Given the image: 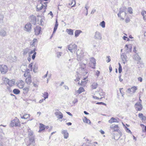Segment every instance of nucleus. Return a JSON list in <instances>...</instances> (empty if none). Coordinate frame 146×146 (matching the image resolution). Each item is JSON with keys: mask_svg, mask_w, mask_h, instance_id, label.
I'll return each instance as SVG.
<instances>
[{"mask_svg": "<svg viewBox=\"0 0 146 146\" xmlns=\"http://www.w3.org/2000/svg\"><path fill=\"white\" fill-rule=\"evenodd\" d=\"M10 125L11 127L19 126L20 125V123L19 119L15 117L14 119L11 121Z\"/></svg>", "mask_w": 146, "mask_h": 146, "instance_id": "1", "label": "nucleus"}, {"mask_svg": "<svg viewBox=\"0 0 146 146\" xmlns=\"http://www.w3.org/2000/svg\"><path fill=\"white\" fill-rule=\"evenodd\" d=\"M77 46L75 44H70L68 46V49L72 53L75 52L77 50Z\"/></svg>", "mask_w": 146, "mask_h": 146, "instance_id": "2", "label": "nucleus"}, {"mask_svg": "<svg viewBox=\"0 0 146 146\" xmlns=\"http://www.w3.org/2000/svg\"><path fill=\"white\" fill-rule=\"evenodd\" d=\"M96 65V62L94 58L92 57L90 58L89 66L93 68H95Z\"/></svg>", "mask_w": 146, "mask_h": 146, "instance_id": "3", "label": "nucleus"}, {"mask_svg": "<svg viewBox=\"0 0 146 146\" xmlns=\"http://www.w3.org/2000/svg\"><path fill=\"white\" fill-rule=\"evenodd\" d=\"M30 22L34 25H35L36 23V16L33 15H31L29 18Z\"/></svg>", "mask_w": 146, "mask_h": 146, "instance_id": "4", "label": "nucleus"}, {"mask_svg": "<svg viewBox=\"0 0 146 146\" xmlns=\"http://www.w3.org/2000/svg\"><path fill=\"white\" fill-rule=\"evenodd\" d=\"M0 70L2 74H5L7 71V66L6 65H1L0 66Z\"/></svg>", "mask_w": 146, "mask_h": 146, "instance_id": "5", "label": "nucleus"}, {"mask_svg": "<svg viewBox=\"0 0 146 146\" xmlns=\"http://www.w3.org/2000/svg\"><path fill=\"white\" fill-rule=\"evenodd\" d=\"M126 9V7H124L123 9H121L119 11V13L117 14V15L118 17L121 18V19H122L123 20H124V19L122 17H121V14L122 13H124V15L125 16L126 15V13L125 12Z\"/></svg>", "mask_w": 146, "mask_h": 146, "instance_id": "6", "label": "nucleus"}, {"mask_svg": "<svg viewBox=\"0 0 146 146\" xmlns=\"http://www.w3.org/2000/svg\"><path fill=\"white\" fill-rule=\"evenodd\" d=\"M55 115L58 119H62L63 117L62 113L58 110L55 113Z\"/></svg>", "mask_w": 146, "mask_h": 146, "instance_id": "7", "label": "nucleus"}, {"mask_svg": "<svg viewBox=\"0 0 146 146\" xmlns=\"http://www.w3.org/2000/svg\"><path fill=\"white\" fill-rule=\"evenodd\" d=\"M121 56L123 63L125 64L127 61V57L125 53L121 54Z\"/></svg>", "mask_w": 146, "mask_h": 146, "instance_id": "8", "label": "nucleus"}, {"mask_svg": "<svg viewBox=\"0 0 146 146\" xmlns=\"http://www.w3.org/2000/svg\"><path fill=\"white\" fill-rule=\"evenodd\" d=\"M135 107L137 111H141L143 108V106L142 104L140 103L137 102L135 104Z\"/></svg>", "mask_w": 146, "mask_h": 146, "instance_id": "9", "label": "nucleus"}, {"mask_svg": "<svg viewBox=\"0 0 146 146\" xmlns=\"http://www.w3.org/2000/svg\"><path fill=\"white\" fill-rule=\"evenodd\" d=\"M94 38L96 39L101 40L102 38L101 34L99 32H96L94 35Z\"/></svg>", "mask_w": 146, "mask_h": 146, "instance_id": "10", "label": "nucleus"}, {"mask_svg": "<svg viewBox=\"0 0 146 146\" xmlns=\"http://www.w3.org/2000/svg\"><path fill=\"white\" fill-rule=\"evenodd\" d=\"M79 52V51H78V52H77V60H80L82 59L84 56V52L83 51H81L79 54H78Z\"/></svg>", "mask_w": 146, "mask_h": 146, "instance_id": "11", "label": "nucleus"}, {"mask_svg": "<svg viewBox=\"0 0 146 146\" xmlns=\"http://www.w3.org/2000/svg\"><path fill=\"white\" fill-rule=\"evenodd\" d=\"M31 23L27 24L25 27V30L28 32L30 31L31 29Z\"/></svg>", "mask_w": 146, "mask_h": 146, "instance_id": "12", "label": "nucleus"}, {"mask_svg": "<svg viewBox=\"0 0 146 146\" xmlns=\"http://www.w3.org/2000/svg\"><path fill=\"white\" fill-rule=\"evenodd\" d=\"M41 27H40L37 26L34 28L35 34L36 35H38L39 34L41 31Z\"/></svg>", "mask_w": 146, "mask_h": 146, "instance_id": "13", "label": "nucleus"}, {"mask_svg": "<svg viewBox=\"0 0 146 146\" xmlns=\"http://www.w3.org/2000/svg\"><path fill=\"white\" fill-rule=\"evenodd\" d=\"M119 118H115L113 117H112L111 119L109 120L108 122L110 123H113L114 122H119Z\"/></svg>", "mask_w": 146, "mask_h": 146, "instance_id": "14", "label": "nucleus"}, {"mask_svg": "<svg viewBox=\"0 0 146 146\" xmlns=\"http://www.w3.org/2000/svg\"><path fill=\"white\" fill-rule=\"evenodd\" d=\"M137 90V88L133 86L131 88H128V91L131 93H134L135 92L136 90Z\"/></svg>", "mask_w": 146, "mask_h": 146, "instance_id": "15", "label": "nucleus"}, {"mask_svg": "<svg viewBox=\"0 0 146 146\" xmlns=\"http://www.w3.org/2000/svg\"><path fill=\"white\" fill-rule=\"evenodd\" d=\"M61 133L64 135L65 139H67L68 137L69 134L67 130H62Z\"/></svg>", "mask_w": 146, "mask_h": 146, "instance_id": "16", "label": "nucleus"}, {"mask_svg": "<svg viewBox=\"0 0 146 146\" xmlns=\"http://www.w3.org/2000/svg\"><path fill=\"white\" fill-rule=\"evenodd\" d=\"M29 144L28 145H34L35 143V137L34 136H31L29 138Z\"/></svg>", "mask_w": 146, "mask_h": 146, "instance_id": "17", "label": "nucleus"}, {"mask_svg": "<svg viewBox=\"0 0 146 146\" xmlns=\"http://www.w3.org/2000/svg\"><path fill=\"white\" fill-rule=\"evenodd\" d=\"M31 76L30 75H28V77L25 80L26 82L28 84H30L32 82L31 80Z\"/></svg>", "mask_w": 146, "mask_h": 146, "instance_id": "18", "label": "nucleus"}, {"mask_svg": "<svg viewBox=\"0 0 146 146\" xmlns=\"http://www.w3.org/2000/svg\"><path fill=\"white\" fill-rule=\"evenodd\" d=\"M7 80L6 81L8 82V84L10 86H12L13 85H14L15 81L13 80H9L8 79H6Z\"/></svg>", "mask_w": 146, "mask_h": 146, "instance_id": "19", "label": "nucleus"}, {"mask_svg": "<svg viewBox=\"0 0 146 146\" xmlns=\"http://www.w3.org/2000/svg\"><path fill=\"white\" fill-rule=\"evenodd\" d=\"M88 80H82L81 81V83H80L79 82L78 83V84L80 85L84 86H85L86 84V83L88 82Z\"/></svg>", "mask_w": 146, "mask_h": 146, "instance_id": "20", "label": "nucleus"}, {"mask_svg": "<svg viewBox=\"0 0 146 146\" xmlns=\"http://www.w3.org/2000/svg\"><path fill=\"white\" fill-rule=\"evenodd\" d=\"M110 128L112 129H113L114 131H117L119 130L117 125H115L114 126L111 125L110 126Z\"/></svg>", "mask_w": 146, "mask_h": 146, "instance_id": "21", "label": "nucleus"}, {"mask_svg": "<svg viewBox=\"0 0 146 146\" xmlns=\"http://www.w3.org/2000/svg\"><path fill=\"white\" fill-rule=\"evenodd\" d=\"M39 130L38 132H40L41 131H43L45 129L44 127V125L43 124L40 123L39 126Z\"/></svg>", "mask_w": 146, "mask_h": 146, "instance_id": "22", "label": "nucleus"}, {"mask_svg": "<svg viewBox=\"0 0 146 146\" xmlns=\"http://www.w3.org/2000/svg\"><path fill=\"white\" fill-rule=\"evenodd\" d=\"M141 14L143 16V19L144 20H146V11L145 10L142 11L141 12Z\"/></svg>", "mask_w": 146, "mask_h": 146, "instance_id": "23", "label": "nucleus"}, {"mask_svg": "<svg viewBox=\"0 0 146 146\" xmlns=\"http://www.w3.org/2000/svg\"><path fill=\"white\" fill-rule=\"evenodd\" d=\"M24 82L22 80L18 84V86L20 88H22L24 87Z\"/></svg>", "mask_w": 146, "mask_h": 146, "instance_id": "24", "label": "nucleus"}, {"mask_svg": "<svg viewBox=\"0 0 146 146\" xmlns=\"http://www.w3.org/2000/svg\"><path fill=\"white\" fill-rule=\"evenodd\" d=\"M6 35V32L3 30H1L0 31V35L2 36H5Z\"/></svg>", "mask_w": 146, "mask_h": 146, "instance_id": "25", "label": "nucleus"}, {"mask_svg": "<svg viewBox=\"0 0 146 146\" xmlns=\"http://www.w3.org/2000/svg\"><path fill=\"white\" fill-rule=\"evenodd\" d=\"M39 6V5H37V6L36 7V11H38L40 10H41L42 9V8H43V7L44 6V5L42 4L41 6L39 7H38V6Z\"/></svg>", "mask_w": 146, "mask_h": 146, "instance_id": "26", "label": "nucleus"}, {"mask_svg": "<svg viewBox=\"0 0 146 146\" xmlns=\"http://www.w3.org/2000/svg\"><path fill=\"white\" fill-rule=\"evenodd\" d=\"M82 32V31L79 30H76L75 33V36L76 37H78L80 33Z\"/></svg>", "mask_w": 146, "mask_h": 146, "instance_id": "27", "label": "nucleus"}, {"mask_svg": "<svg viewBox=\"0 0 146 146\" xmlns=\"http://www.w3.org/2000/svg\"><path fill=\"white\" fill-rule=\"evenodd\" d=\"M66 32L70 35H73V31L72 29H67Z\"/></svg>", "mask_w": 146, "mask_h": 146, "instance_id": "28", "label": "nucleus"}, {"mask_svg": "<svg viewBox=\"0 0 146 146\" xmlns=\"http://www.w3.org/2000/svg\"><path fill=\"white\" fill-rule=\"evenodd\" d=\"M29 90V87H25L23 89V93L25 94L27 93L28 92Z\"/></svg>", "mask_w": 146, "mask_h": 146, "instance_id": "29", "label": "nucleus"}, {"mask_svg": "<svg viewBox=\"0 0 146 146\" xmlns=\"http://www.w3.org/2000/svg\"><path fill=\"white\" fill-rule=\"evenodd\" d=\"M98 84L97 83L94 82L91 85L92 88V89H96L98 86Z\"/></svg>", "mask_w": 146, "mask_h": 146, "instance_id": "30", "label": "nucleus"}, {"mask_svg": "<svg viewBox=\"0 0 146 146\" xmlns=\"http://www.w3.org/2000/svg\"><path fill=\"white\" fill-rule=\"evenodd\" d=\"M13 92L15 94H18L20 93V91L18 89H15L13 90Z\"/></svg>", "mask_w": 146, "mask_h": 146, "instance_id": "31", "label": "nucleus"}, {"mask_svg": "<svg viewBox=\"0 0 146 146\" xmlns=\"http://www.w3.org/2000/svg\"><path fill=\"white\" fill-rule=\"evenodd\" d=\"M84 90L82 87H80L78 90L77 91V92L79 94H81L82 92H84Z\"/></svg>", "mask_w": 146, "mask_h": 146, "instance_id": "32", "label": "nucleus"}, {"mask_svg": "<svg viewBox=\"0 0 146 146\" xmlns=\"http://www.w3.org/2000/svg\"><path fill=\"white\" fill-rule=\"evenodd\" d=\"M83 121L84 122L90 124L91 123L90 120L88 119L86 117H85L83 119Z\"/></svg>", "mask_w": 146, "mask_h": 146, "instance_id": "33", "label": "nucleus"}, {"mask_svg": "<svg viewBox=\"0 0 146 146\" xmlns=\"http://www.w3.org/2000/svg\"><path fill=\"white\" fill-rule=\"evenodd\" d=\"M29 49L28 48H26L25 49H24L23 50V55H26L29 52Z\"/></svg>", "mask_w": 146, "mask_h": 146, "instance_id": "34", "label": "nucleus"}, {"mask_svg": "<svg viewBox=\"0 0 146 146\" xmlns=\"http://www.w3.org/2000/svg\"><path fill=\"white\" fill-rule=\"evenodd\" d=\"M43 96H42L44 98V100H45L48 97V94L47 92H45L43 94Z\"/></svg>", "mask_w": 146, "mask_h": 146, "instance_id": "35", "label": "nucleus"}, {"mask_svg": "<svg viewBox=\"0 0 146 146\" xmlns=\"http://www.w3.org/2000/svg\"><path fill=\"white\" fill-rule=\"evenodd\" d=\"M4 18V15L1 14H0V23H3V19Z\"/></svg>", "mask_w": 146, "mask_h": 146, "instance_id": "36", "label": "nucleus"}, {"mask_svg": "<svg viewBox=\"0 0 146 146\" xmlns=\"http://www.w3.org/2000/svg\"><path fill=\"white\" fill-rule=\"evenodd\" d=\"M100 25L102 27V28H104L105 27V23L104 21H103L101 22Z\"/></svg>", "mask_w": 146, "mask_h": 146, "instance_id": "37", "label": "nucleus"}, {"mask_svg": "<svg viewBox=\"0 0 146 146\" xmlns=\"http://www.w3.org/2000/svg\"><path fill=\"white\" fill-rule=\"evenodd\" d=\"M128 11L130 14L133 13V9L131 7H129L128 8Z\"/></svg>", "mask_w": 146, "mask_h": 146, "instance_id": "38", "label": "nucleus"}, {"mask_svg": "<svg viewBox=\"0 0 146 146\" xmlns=\"http://www.w3.org/2000/svg\"><path fill=\"white\" fill-rule=\"evenodd\" d=\"M73 1L74 2V4L71 7H74V6L75 5H76L75 0H72V2L71 3H69L68 4V5H69L70 6L71 5H72V4L73 3Z\"/></svg>", "mask_w": 146, "mask_h": 146, "instance_id": "39", "label": "nucleus"}, {"mask_svg": "<svg viewBox=\"0 0 146 146\" xmlns=\"http://www.w3.org/2000/svg\"><path fill=\"white\" fill-rule=\"evenodd\" d=\"M125 129L126 131L128 133H130L131 134L132 133V132L131 131L129 130V129L128 128L126 127H125Z\"/></svg>", "mask_w": 146, "mask_h": 146, "instance_id": "40", "label": "nucleus"}, {"mask_svg": "<svg viewBox=\"0 0 146 146\" xmlns=\"http://www.w3.org/2000/svg\"><path fill=\"white\" fill-rule=\"evenodd\" d=\"M38 23L40 25L42 26L43 25V24L44 23L43 20L42 19H41L39 23Z\"/></svg>", "mask_w": 146, "mask_h": 146, "instance_id": "41", "label": "nucleus"}, {"mask_svg": "<svg viewBox=\"0 0 146 146\" xmlns=\"http://www.w3.org/2000/svg\"><path fill=\"white\" fill-rule=\"evenodd\" d=\"M62 52H58L56 53L57 57L59 58L61 56Z\"/></svg>", "mask_w": 146, "mask_h": 146, "instance_id": "42", "label": "nucleus"}, {"mask_svg": "<svg viewBox=\"0 0 146 146\" xmlns=\"http://www.w3.org/2000/svg\"><path fill=\"white\" fill-rule=\"evenodd\" d=\"M36 53V52H34L32 56V58L33 60H34L35 58Z\"/></svg>", "mask_w": 146, "mask_h": 146, "instance_id": "43", "label": "nucleus"}, {"mask_svg": "<svg viewBox=\"0 0 146 146\" xmlns=\"http://www.w3.org/2000/svg\"><path fill=\"white\" fill-rule=\"evenodd\" d=\"M96 104L98 105H102L106 106V104L102 102H98L96 103Z\"/></svg>", "mask_w": 146, "mask_h": 146, "instance_id": "44", "label": "nucleus"}, {"mask_svg": "<svg viewBox=\"0 0 146 146\" xmlns=\"http://www.w3.org/2000/svg\"><path fill=\"white\" fill-rule=\"evenodd\" d=\"M32 66H33V63H31L30 64L29 66V68L31 71L32 70Z\"/></svg>", "mask_w": 146, "mask_h": 146, "instance_id": "45", "label": "nucleus"}, {"mask_svg": "<svg viewBox=\"0 0 146 146\" xmlns=\"http://www.w3.org/2000/svg\"><path fill=\"white\" fill-rule=\"evenodd\" d=\"M143 116V114L142 113H140L139 114L138 116L140 118H141V119Z\"/></svg>", "mask_w": 146, "mask_h": 146, "instance_id": "46", "label": "nucleus"}, {"mask_svg": "<svg viewBox=\"0 0 146 146\" xmlns=\"http://www.w3.org/2000/svg\"><path fill=\"white\" fill-rule=\"evenodd\" d=\"M36 40L37 39H36L34 38L33 40V43L32 45L33 46H35V43L36 42Z\"/></svg>", "mask_w": 146, "mask_h": 146, "instance_id": "47", "label": "nucleus"}, {"mask_svg": "<svg viewBox=\"0 0 146 146\" xmlns=\"http://www.w3.org/2000/svg\"><path fill=\"white\" fill-rule=\"evenodd\" d=\"M107 57L108 58V60H106V62H109L111 60L110 56H107Z\"/></svg>", "mask_w": 146, "mask_h": 146, "instance_id": "48", "label": "nucleus"}, {"mask_svg": "<svg viewBox=\"0 0 146 146\" xmlns=\"http://www.w3.org/2000/svg\"><path fill=\"white\" fill-rule=\"evenodd\" d=\"M28 135L30 136H31L33 135V132L31 131H28Z\"/></svg>", "mask_w": 146, "mask_h": 146, "instance_id": "49", "label": "nucleus"}, {"mask_svg": "<svg viewBox=\"0 0 146 146\" xmlns=\"http://www.w3.org/2000/svg\"><path fill=\"white\" fill-rule=\"evenodd\" d=\"M57 27H54L53 31V34L55 33L57 29Z\"/></svg>", "mask_w": 146, "mask_h": 146, "instance_id": "50", "label": "nucleus"}, {"mask_svg": "<svg viewBox=\"0 0 146 146\" xmlns=\"http://www.w3.org/2000/svg\"><path fill=\"white\" fill-rule=\"evenodd\" d=\"M85 141H86L87 142H88V143L89 144H91V140H89L88 139H85Z\"/></svg>", "mask_w": 146, "mask_h": 146, "instance_id": "51", "label": "nucleus"}, {"mask_svg": "<svg viewBox=\"0 0 146 146\" xmlns=\"http://www.w3.org/2000/svg\"><path fill=\"white\" fill-rule=\"evenodd\" d=\"M100 74V72L99 71L97 70V72L96 73V75L97 76V77H98L99 75Z\"/></svg>", "mask_w": 146, "mask_h": 146, "instance_id": "52", "label": "nucleus"}, {"mask_svg": "<svg viewBox=\"0 0 146 146\" xmlns=\"http://www.w3.org/2000/svg\"><path fill=\"white\" fill-rule=\"evenodd\" d=\"M26 117L25 118L26 119H27L29 117H30V115L29 114H25L24 115Z\"/></svg>", "mask_w": 146, "mask_h": 146, "instance_id": "53", "label": "nucleus"}, {"mask_svg": "<svg viewBox=\"0 0 146 146\" xmlns=\"http://www.w3.org/2000/svg\"><path fill=\"white\" fill-rule=\"evenodd\" d=\"M132 48V47L131 46H130V47H129V48H128V50H129L127 51V52H131Z\"/></svg>", "mask_w": 146, "mask_h": 146, "instance_id": "54", "label": "nucleus"}, {"mask_svg": "<svg viewBox=\"0 0 146 146\" xmlns=\"http://www.w3.org/2000/svg\"><path fill=\"white\" fill-rule=\"evenodd\" d=\"M58 24L57 22V20H56L54 27H58Z\"/></svg>", "mask_w": 146, "mask_h": 146, "instance_id": "55", "label": "nucleus"}, {"mask_svg": "<svg viewBox=\"0 0 146 146\" xmlns=\"http://www.w3.org/2000/svg\"><path fill=\"white\" fill-rule=\"evenodd\" d=\"M138 80L139 81L141 82L142 81V78L141 77H139L138 78Z\"/></svg>", "mask_w": 146, "mask_h": 146, "instance_id": "56", "label": "nucleus"}, {"mask_svg": "<svg viewBox=\"0 0 146 146\" xmlns=\"http://www.w3.org/2000/svg\"><path fill=\"white\" fill-rule=\"evenodd\" d=\"M25 72L26 73H27V74H28L29 72V69L27 68L26 70L25 71Z\"/></svg>", "mask_w": 146, "mask_h": 146, "instance_id": "57", "label": "nucleus"}, {"mask_svg": "<svg viewBox=\"0 0 146 146\" xmlns=\"http://www.w3.org/2000/svg\"><path fill=\"white\" fill-rule=\"evenodd\" d=\"M85 8L86 9V11H88V9L89 8V7L88 6V5L86 4Z\"/></svg>", "mask_w": 146, "mask_h": 146, "instance_id": "58", "label": "nucleus"}, {"mask_svg": "<svg viewBox=\"0 0 146 146\" xmlns=\"http://www.w3.org/2000/svg\"><path fill=\"white\" fill-rule=\"evenodd\" d=\"M133 51L135 53H136L137 52L136 46H134Z\"/></svg>", "mask_w": 146, "mask_h": 146, "instance_id": "59", "label": "nucleus"}, {"mask_svg": "<svg viewBox=\"0 0 146 146\" xmlns=\"http://www.w3.org/2000/svg\"><path fill=\"white\" fill-rule=\"evenodd\" d=\"M125 21L126 23H128L129 22L130 19L129 18H126L125 20Z\"/></svg>", "mask_w": 146, "mask_h": 146, "instance_id": "60", "label": "nucleus"}, {"mask_svg": "<svg viewBox=\"0 0 146 146\" xmlns=\"http://www.w3.org/2000/svg\"><path fill=\"white\" fill-rule=\"evenodd\" d=\"M96 10L95 9H93L91 11V14H93V13H94L95 12H96Z\"/></svg>", "mask_w": 146, "mask_h": 146, "instance_id": "61", "label": "nucleus"}, {"mask_svg": "<svg viewBox=\"0 0 146 146\" xmlns=\"http://www.w3.org/2000/svg\"><path fill=\"white\" fill-rule=\"evenodd\" d=\"M34 51H33V50L31 51L30 52H29V56H30V54H33V53H34Z\"/></svg>", "mask_w": 146, "mask_h": 146, "instance_id": "62", "label": "nucleus"}, {"mask_svg": "<svg viewBox=\"0 0 146 146\" xmlns=\"http://www.w3.org/2000/svg\"><path fill=\"white\" fill-rule=\"evenodd\" d=\"M119 73H120L122 71V68H119Z\"/></svg>", "mask_w": 146, "mask_h": 146, "instance_id": "63", "label": "nucleus"}, {"mask_svg": "<svg viewBox=\"0 0 146 146\" xmlns=\"http://www.w3.org/2000/svg\"><path fill=\"white\" fill-rule=\"evenodd\" d=\"M142 120H146V117L145 116H143V118H142V119H141Z\"/></svg>", "mask_w": 146, "mask_h": 146, "instance_id": "64", "label": "nucleus"}]
</instances>
